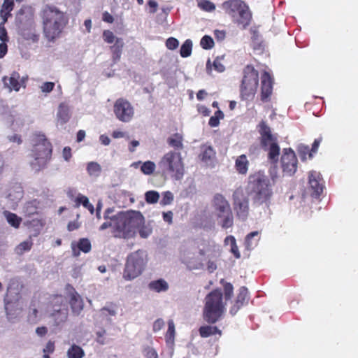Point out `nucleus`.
<instances>
[{
  "label": "nucleus",
  "instance_id": "6ab92c4d",
  "mask_svg": "<svg viewBox=\"0 0 358 358\" xmlns=\"http://www.w3.org/2000/svg\"><path fill=\"white\" fill-rule=\"evenodd\" d=\"M8 292L16 301L24 300L27 296V290L22 283L17 281L10 282L8 287Z\"/></svg>",
  "mask_w": 358,
  "mask_h": 358
},
{
  "label": "nucleus",
  "instance_id": "4c0bfd02",
  "mask_svg": "<svg viewBox=\"0 0 358 358\" xmlns=\"http://www.w3.org/2000/svg\"><path fill=\"white\" fill-rule=\"evenodd\" d=\"M192 41L189 39L186 40L184 42V43L182 45L180 50V54L181 57H189L192 53Z\"/></svg>",
  "mask_w": 358,
  "mask_h": 358
},
{
  "label": "nucleus",
  "instance_id": "de8ad7c7",
  "mask_svg": "<svg viewBox=\"0 0 358 358\" xmlns=\"http://www.w3.org/2000/svg\"><path fill=\"white\" fill-rule=\"evenodd\" d=\"M78 248L79 250L87 253L91 250V243L87 238H81L78 244Z\"/></svg>",
  "mask_w": 358,
  "mask_h": 358
},
{
  "label": "nucleus",
  "instance_id": "5fc2aeb1",
  "mask_svg": "<svg viewBox=\"0 0 358 358\" xmlns=\"http://www.w3.org/2000/svg\"><path fill=\"white\" fill-rule=\"evenodd\" d=\"M214 45L213 39L209 36H203V49H210Z\"/></svg>",
  "mask_w": 358,
  "mask_h": 358
},
{
  "label": "nucleus",
  "instance_id": "0e129e2a",
  "mask_svg": "<svg viewBox=\"0 0 358 358\" xmlns=\"http://www.w3.org/2000/svg\"><path fill=\"white\" fill-rule=\"evenodd\" d=\"M38 310L35 307H30L29 313V320L34 322L37 319Z\"/></svg>",
  "mask_w": 358,
  "mask_h": 358
},
{
  "label": "nucleus",
  "instance_id": "09e8293b",
  "mask_svg": "<svg viewBox=\"0 0 358 358\" xmlns=\"http://www.w3.org/2000/svg\"><path fill=\"white\" fill-rule=\"evenodd\" d=\"M216 334H221V331L216 327L203 326V336H213Z\"/></svg>",
  "mask_w": 358,
  "mask_h": 358
},
{
  "label": "nucleus",
  "instance_id": "f8f14e48",
  "mask_svg": "<svg viewBox=\"0 0 358 358\" xmlns=\"http://www.w3.org/2000/svg\"><path fill=\"white\" fill-rule=\"evenodd\" d=\"M213 207L217 217L221 219L222 228L228 229L234 224V217L229 201L219 193L214 195L212 200Z\"/></svg>",
  "mask_w": 358,
  "mask_h": 358
},
{
  "label": "nucleus",
  "instance_id": "49530a36",
  "mask_svg": "<svg viewBox=\"0 0 358 358\" xmlns=\"http://www.w3.org/2000/svg\"><path fill=\"white\" fill-rule=\"evenodd\" d=\"M174 199V196L170 191H166L163 193L162 199L160 201L162 206H167L171 204Z\"/></svg>",
  "mask_w": 358,
  "mask_h": 358
},
{
  "label": "nucleus",
  "instance_id": "bf43d9fd",
  "mask_svg": "<svg viewBox=\"0 0 358 358\" xmlns=\"http://www.w3.org/2000/svg\"><path fill=\"white\" fill-rule=\"evenodd\" d=\"M144 353L146 358H158L157 352L152 348H146Z\"/></svg>",
  "mask_w": 358,
  "mask_h": 358
},
{
  "label": "nucleus",
  "instance_id": "2eb2a0df",
  "mask_svg": "<svg viewBox=\"0 0 358 358\" xmlns=\"http://www.w3.org/2000/svg\"><path fill=\"white\" fill-rule=\"evenodd\" d=\"M298 160L292 148H284L281 156V167L284 173L292 176L297 170Z\"/></svg>",
  "mask_w": 358,
  "mask_h": 358
},
{
  "label": "nucleus",
  "instance_id": "603ef678",
  "mask_svg": "<svg viewBox=\"0 0 358 358\" xmlns=\"http://www.w3.org/2000/svg\"><path fill=\"white\" fill-rule=\"evenodd\" d=\"M55 83L53 82H45L43 83L41 86L40 89L43 93H50L54 89Z\"/></svg>",
  "mask_w": 358,
  "mask_h": 358
},
{
  "label": "nucleus",
  "instance_id": "9d476101",
  "mask_svg": "<svg viewBox=\"0 0 358 358\" xmlns=\"http://www.w3.org/2000/svg\"><path fill=\"white\" fill-rule=\"evenodd\" d=\"M224 310V305L221 290H213L206 297L203 313L205 319L210 323H215L221 317Z\"/></svg>",
  "mask_w": 358,
  "mask_h": 358
},
{
  "label": "nucleus",
  "instance_id": "13d9d810",
  "mask_svg": "<svg viewBox=\"0 0 358 358\" xmlns=\"http://www.w3.org/2000/svg\"><path fill=\"white\" fill-rule=\"evenodd\" d=\"M114 211H115L114 208H107L104 212L103 218L105 220H108V219H115V218L119 216V213L116 215H113Z\"/></svg>",
  "mask_w": 358,
  "mask_h": 358
},
{
  "label": "nucleus",
  "instance_id": "dca6fc26",
  "mask_svg": "<svg viewBox=\"0 0 358 358\" xmlns=\"http://www.w3.org/2000/svg\"><path fill=\"white\" fill-rule=\"evenodd\" d=\"M308 183L311 196L313 197L320 196L324 189V182L321 174L315 171H310L308 173Z\"/></svg>",
  "mask_w": 358,
  "mask_h": 358
},
{
  "label": "nucleus",
  "instance_id": "680f3d73",
  "mask_svg": "<svg viewBox=\"0 0 358 358\" xmlns=\"http://www.w3.org/2000/svg\"><path fill=\"white\" fill-rule=\"evenodd\" d=\"M213 69L219 72H223L225 69L224 66L221 63L219 58H216L213 62Z\"/></svg>",
  "mask_w": 358,
  "mask_h": 358
},
{
  "label": "nucleus",
  "instance_id": "4be33fe9",
  "mask_svg": "<svg viewBox=\"0 0 358 358\" xmlns=\"http://www.w3.org/2000/svg\"><path fill=\"white\" fill-rule=\"evenodd\" d=\"M57 121L61 124L66 123L70 117L71 113L69 107L65 103H61L58 107V111L57 114Z\"/></svg>",
  "mask_w": 358,
  "mask_h": 358
},
{
  "label": "nucleus",
  "instance_id": "473e14b6",
  "mask_svg": "<svg viewBox=\"0 0 358 358\" xmlns=\"http://www.w3.org/2000/svg\"><path fill=\"white\" fill-rule=\"evenodd\" d=\"M23 197V191L22 187L17 186L13 189H10L8 199L13 202V204H17Z\"/></svg>",
  "mask_w": 358,
  "mask_h": 358
},
{
  "label": "nucleus",
  "instance_id": "a211bd4d",
  "mask_svg": "<svg viewBox=\"0 0 358 358\" xmlns=\"http://www.w3.org/2000/svg\"><path fill=\"white\" fill-rule=\"evenodd\" d=\"M66 289L73 313L76 315L80 314L84 306L81 296L76 292L75 289L69 284L66 285Z\"/></svg>",
  "mask_w": 358,
  "mask_h": 358
},
{
  "label": "nucleus",
  "instance_id": "0eeeda50",
  "mask_svg": "<svg viewBox=\"0 0 358 358\" xmlns=\"http://www.w3.org/2000/svg\"><path fill=\"white\" fill-rule=\"evenodd\" d=\"M258 127L260 134V145L264 150L268 152V159L271 163L276 164L278 161L280 150L278 143V138L272 134L271 128L264 121H262Z\"/></svg>",
  "mask_w": 358,
  "mask_h": 358
},
{
  "label": "nucleus",
  "instance_id": "7ed1b4c3",
  "mask_svg": "<svg viewBox=\"0 0 358 358\" xmlns=\"http://www.w3.org/2000/svg\"><path fill=\"white\" fill-rule=\"evenodd\" d=\"M246 191L256 206L267 205L273 196L271 180L260 171L249 176Z\"/></svg>",
  "mask_w": 358,
  "mask_h": 358
},
{
  "label": "nucleus",
  "instance_id": "4d7b16f0",
  "mask_svg": "<svg viewBox=\"0 0 358 358\" xmlns=\"http://www.w3.org/2000/svg\"><path fill=\"white\" fill-rule=\"evenodd\" d=\"M215 10V5L208 0H203V10L213 12Z\"/></svg>",
  "mask_w": 358,
  "mask_h": 358
},
{
  "label": "nucleus",
  "instance_id": "3c124183",
  "mask_svg": "<svg viewBox=\"0 0 358 358\" xmlns=\"http://www.w3.org/2000/svg\"><path fill=\"white\" fill-rule=\"evenodd\" d=\"M186 264L188 269L190 271L199 270L201 266V263L199 259L196 261L189 259L187 261Z\"/></svg>",
  "mask_w": 358,
  "mask_h": 358
},
{
  "label": "nucleus",
  "instance_id": "bb28decb",
  "mask_svg": "<svg viewBox=\"0 0 358 358\" xmlns=\"http://www.w3.org/2000/svg\"><path fill=\"white\" fill-rule=\"evenodd\" d=\"M124 42L122 38H116L115 44L110 47L113 53V60L114 63L117 62L121 57Z\"/></svg>",
  "mask_w": 358,
  "mask_h": 358
},
{
  "label": "nucleus",
  "instance_id": "e2e57ef3",
  "mask_svg": "<svg viewBox=\"0 0 358 358\" xmlns=\"http://www.w3.org/2000/svg\"><path fill=\"white\" fill-rule=\"evenodd\" d=\"M175 324L173 320H169L168 321V330L166 332V336H175Z\"/></svg>",
  "mask_w": 358,
  "mask_h": 358
},
{
  "label": "nucleus",
  "instance_id": "39448f33",
  "mask_svg": "<svg viewBox=\"0 0 358 358\" xmlns=\"http://www.w3.org/2000/svg\"><path fill=\"white\" fill-rule=\"evenodd\" d=\"M15 24L18 33L26 40L38 41L35 29L34 12L30 6H23L17 13Z\"/></svg>",
  "mask_w": 358,
  "mask_h": 358
},
{
  "label": "nucleus",
  "instance_id": "72a5a7b5",
  "mask_svg": "<svg viewBox=\"0 0 358 358\" xmlns=\"http://www.w3.org/2000/svg\"><path fill=\"white\" fill-rule=\"evenodd\" d=\"M85 355L83 350L76 345H72L67 351L69 358H83Z\"/></svg>",
  "mask_w": 358,
  "mask_h": 358
},
{
  "label": "nucleus",
  "instance_id": "f03ea898",
  "mask_svg": "<svg viewBox=\"0 0 358 358\" xmlns=\"http://www.w3.org/2000/svg\"><path fill=\"white\" fill-rule=\"evenodd\" d=\"M40 16L44 37L48 42L54 43L68 24L67 15L54 5L45 4L41 10Z\"/></svg>",
  "mask_w": 358,
  "mask_h": 358
},
{
  "label": "nucleus",
  "instance_id": "a878e982",
  "mask_svg": "<svg viewBox=\"0 0 358 358\" xmlns=\"http://www.w3.org/2000/svg\"><path fill=\"white\" fill-rule=\"evenodd\" d=\"M148 287L150 290L158 293L166 292L169 288L168 282L164 279L151 281Z\"/></svg>",
  "mask_w": 358,
  "mask_h": 358
},
{
  "label": "nucleus",
  "instance_id": "f3484780",
  "mask_svg": "<svg viewBox=\"0 0 358 358\" xmlns=\"http://www.w3.org/2000/svg\"><path fill=\"white\" fill-rule=\"evenodd\" d=\"M273 79L270 73L266 71L263 72L261 76V100L263 102L270 101L273 93Z\"/></svg>",
  "mask_w": 358,
  "mask_h": 358
},
{
  "label": "nucleus",
  "instance_id": "2f4dec72",
  "mask_svg": "<svg viewBox=\"0 0 358 358\" xmlns=\"http://www.w3.org/2000/svg\"><path fill=\"white\" fill-rule=\"evenodd\" d=\"M168 144L176 148V149H182L183 145H182V136L181 134L176 133L173 135L171 136L167 139Z\"/></svg>",
  "mask_w": 358,
  "mask_h": 358
},
{
  "label": "nucleus",
  "instance_id": "6e6552de",
  "mask_svg": "<svg viewBox=\"0 0 358 358\" xmlns=\"http://www.w3.org/2000/svg\"><path fill=\"white\" fill-rule=\"evenodd\" d=\"M162 174H171L176 180H180L184 175V165L180 152L169 151L158 162Z\"/></svg>",
  "mask_w": 358,
  "mask_h": 358
},
{
  "label": "nucleus",
  "instance_id": "052dcab7",
  "mask_svg": "<svg viewBox=\"0 0 358 358\" xmlns=\"http://www.w3.org/2000/svg\"><path fill=\"white\" fill-rule=\"evenodd\" d=\"M7 138L10 142L17 143V145H20L22 143L21 136L16 134L8 135Z\"/></svg>",
  "mask_w": 358,
  "mask_h": 358
},
{
  "label": "nucleus",
  "instance_id": "37998d69",
  "mask_svg": "<svg viewBox=\"0 0 358 358\" xmlns=\"http://www.w3.org/2000/svg\"><path fill=\"white\" fill-rule=\"evenodd\" d=\"M224 118V113L220 110H217L214 115L210 117L209 120V125L212 127H217L220 124V120Z\"/></svg>",
  "mask_w": 358,
  "mask_h": 358
},
{
  "label": "nucleus",
  "instance_id": "b1692460",
  "mask_svg": "<svg viewBox=\"0 0 358 358\" xmlns=\"http://www.w3.org/2000/svg\"><path fill=\"white\" fill-rule=\"evenodd\" d=\"M260 239L259 232L257 231L248 234L245 238V247L246 250H251L257 245Z\"/></svg>",
  "mask_w": 358,
  "mask_h": 358
},
{
  "label": "nucleus",
  "instance_id": "4468645a",
  "mask_svg": "<svg viewBox=\"0 0 358 358\" xmlns=\"http://www.w3.org/2000/svg\"><path fill=\"white\" fill-rule=\"evenodd\" d=\"M113 112L117 120L122 122H129L134 117V108L129 101L119 98L114 103Z\"/></svg>",
  "mask_w": 358,
  "mask_h": 358
},
{
  "label": "nucleus",
  "instance_id": "1a4fd4ad",
  "mask_svg": "<svg viewBox=\"0 0 358 358\" xmlns=\"http://www.w3.org/2000/svg\"><path fill=\"white\" fill-rule=\"evenodd\" d=\"M226 13L233 22L245 28L250 23L252 17L249 7L241 0H229L222 3Z\"/></svg>",
  "mask_w": 358,
  "mask_h": 358
},
{
  "label": "nucleus",
  "instance_id": "c9c22d12",
  "mask_svg": "<svg viewBox=\"0 0 358 358\" xmlns=\"http://www.w3.org/2000/svg\"><path fill=\"white\" fill-rule=\"evenodd\" d=\"M37 202L36 200L27 202L23 207V213L27 216H31L37 213Z\"/></svg>",
  "mask_w": 358,
  "mask_h": 358
},
{
  "label": "nucleus",
  "instance_id": "774afa93",
  "mask_svg": "<svg viewBox=\"0 0 358 358\" xmlns=\"http://www.w3.org/2000/svg\"><path fill=\"white\" fill-rule=\"evenodd\" d=\"M217 269V264L215 260H209L207 263V270L209 273H213Z\"/></svg>",
  "mask_w": 358,
  "mask_h": 358
},
{
  "label": "nucleus",
  "instance_id": "423d86ee",
  "mask_svg": "<svg viewBox=\"0 0 358 358\" xmlns=\"http://www.w3.org/2000/svg\"><path fill=\"white\" fill-rule=\"evenodd\" d=\"M259 82V71L248 64L243 69V77L240 85V96L242 100L251 101L254 99Z\"/></svg>",
  "mask_w": 358,
  "mask_h": 358
},
{
  "label": "nucleus",
  "instance_id": "79ce46f5",
  "mask_svg": "<svg viewBox=\"0 0 358 358\" xmlns=\"http://www.w3.org/2000/svg\"><path fill=\"white\" fill-rule=\"evenodd\" d=\"M145 199L147 203L154 204L158 202L159 194L154 190L148 191L145 194Z\"/></svg>",
  "mask_w": 358,
  "mask_h": 358
},
{
  "label": "nucleus",
  "instance_id": "e433bc0d",
  "mask_svg": "<svg viewBox=\"0 0 358 358\" xmlns=\"http://www.w3.org/2000/svg\"><path fill=\"white\" fill-rule=\"evenodd\" d=\"M7 222L13 227L18 228L21 222V218L17 215L10 212L6 211L4 213Z\"/></svg>",
  "mask_w": 358,
  "mask_h": 358
},
{
  "label": "nucleus",
  "instance_id": "f257e3e1",
  "mask_svg": "<svg viewBox=\"0 0 358 358\" xmlns=\"http://www.w3.org/2000/svg\"><path fill=\"white\" fill-rule=\"evenodd\" d=\"M143 220L139 211L120 212L119 216L115 219H108L99 227L103 231L109 227L113 229L115 237L130 238L136 234V228L139 227Z\"/></svg>",
  "mask_w": 358,
  "mask_h": 358
},
{
  "label": "nucleus",
  "instance_id": "ddd939ff",
  "mask_svg": "<svg viewBox=\"0 0 358 358\" xmlns=\"http://www.w3.org/2000/svg\"><path fill=\"white\" fill-rule=\"evenodd\" d=\"M234 209L237 217L245 220L249 215V200L245 196L242 188L236 189L233 193Z\"/></svg>",
  "mask_w": 358,
  "mask_h": 358
},
{
  "label": "nucleus",
  "instance_id": "69168bd1",
  "mask_svg": "<svg viewBox=\"0 0 358 358\" xmlns=\"http://www.w3.org/2000/svg\"><path fill=\"white\" fill-rule=\"evenodd\" d=\"M55 350V344L53 342L49 341L45 348L43 349V353L44 355H48L52 353Z\"/></svg>",
  "mask_w": 358,
  "mask_h": 358
},
{
  "label": "nucleus",
  "instance_id": "cd10ccee",
  "mask_svg": "<svg viewBox=\"0 0 358 358\" xmlns=\"http://www.w3.org/2000/svg\"><path fill=\"white\" fill-rule=\"evenodd\" d=\"M75 202V207L78 208L80 205H83L85 208H87L90 212L91 214L94 213V206L92 203H90L89 199L86 196L79 194L76 197Z\"/></svg>",
  "mask_w": 358,
  "mask_h": 358
},
{
  "label": "nucleus",
  "instance_id": "c85d7f7f",
  "mask_svg": "<svg viewBox=\"0 0 358 358\" xmlns=\"http://www.w3.org/2000/svg\"><path fill=\"white\" fill-rule=\"evenodd\" d=\"M14 6L13 0H4L0 10V15L3 20V22L7 21L8 17L10 15V12L13 10Z\"/></svg>",
  "mask_w": 358,
  "mask_h": 358
},
{
  "label": "nucleus",
  "instance_id": "c756f323",
  "mask_svg": "<svg viewBox=\"0 0 358 358\" xmlns=\"http://www.w3.org/2000/svg\"><path fill=\"white\" fill-rule=\"evenodd\" d=\"M224 243L226 245H230V251L234 255L236 259L241 258V253L238 250V245L236 244V241L234 236L230 235L225 238Z\"/></svg>",
  "mask_w": 358,
  "mask_h": 358
},
{
  "label": "nucleus",
  "instance_id": "393cba45",
  "mask_svg": "<svg viewBox=\"0 0 358 358\" xmlns=\"http://www.w3.org/2000/svg\"><path fill=\"white\" fill-rule=\"evenodd\" d=\"M216 162V153L210 146L206 147L203 150V163L206 166H214Z\"/></svg>",
  "mask_w": 358,
  "mask_h": 358
},
{
  "label": "nucleus",
  "instance_id": "ea45409f",
  "mask_svg": "<svg viewBox=\"0 0 358 358\" xmlns=\"http://www.w3.org/2000/svg\"><path fill=\"white\" fill-rule=\"evenodd\" d=\"M87 171L90 176H98L101 171V166L94 162H91L87 164Z\"/></svg>",
  "mask_w": 358,
  "mask_h": 358
},
{
  "label": "nucleus",
  "instance_id": "9b49d317",
  "mask_svg": "<svg viewBox=\"0 0 358 358\" xmlns=\"http://www.w3.org/2000/svg\"><path fill=\"white\" fill-rule=\"evenodd\" d=\"M147 262L146 252L138 250L131 253L127 259L124 271V278L126 280H133L143 272Z\"/></svg>",
  "mask_w": 358,
  "mask_h": 358
},
{
  "label": "nucleus",
  "instance_id": "7c9ffc66",
  "mask_svg": "<svg viewBox=\"0 0 358 358\" xmlns=\"http://www.w3.org/2000/svg\"><path fill=\"white\" fill-rule=\"evenodd\" d=\"M68 316V310L66 308L55 310L52 314V317L56 325H59L61 323L66 321Z\"/></svg>",
  "mask_w": 358,
  "mask_h": 358
},
{
  "label": "nucleus",
  "instance_id": "864d4df0",
  "mask_svg": "<svg viewBox=\"0 0 358 358\" xmlns=\"http://www.w3.org/2000/svg\"><path fill=\"white\" fill-rule=\"evenodd\" d=\"M178 45H179L178 41L173 37L169 38L166 41V45L167 48L169 50L176 49L178 47Z\"/></svg>",
  "mask_w": 358,
  "mask_h": 358
},
{
  "label": "nucleus",
  "instance_id": "f704fd0d",
  "mask_svg": "<svg viewBox=\"0 0 358 358\" xmlns=\"http://www.w3.org/2000/svg\"><path fill=\"white\" fill-rule=\"evenodd\" d=\"M298 154L302 161H306L307 157L312 158L313 152L309 146L305 145H299L297 148Z\"/></svg>",
  "mask_w": 358,
  "mask_h": 358
},
{
  "label": "nucleus",
  "instance_id": "20e7f679",
  "mask_svg": "<svg viewBox=\"0 0 358 358\" xmlns=\"http://www.w3.org/2000/svg\"><path fill=\"white\" fill-rule=\"evenodd\" d=\"M33 149L31 150L32 160L30 161L31 168L38 171L45 166L52 152V146L45 135L36 134L32 139Z\"/></svg>",
  "mask_w": 358,
  "mask_h": 358
},
{
  "label": "nucleus",
  "instance_id": "5701e85b",
  "mask_svg": "<svg viewBox=\"0 0 358 358\" xmlns=\"http://www.w3.org/2000/svg\"><path fill=\"white\" fill-rule=\"evenodd\" d=\"M249 161L244 154L238 156L235 161V169L241 175H246L248 171Z\"/></svg>",
  "mask_w": 358,
  "mask_h": 358
},
{
  "label": "nucleus",
  "instance_id": "58836bf2",
  "mask_svg": "<svg viewBox=\"0 0 358 358\" xmlns=\"http://www.w3.org/2000/svg\"><path fill=\"white\" fill-rule=\"evenodd\" d=\"M136 229H138L139 235L143 238H147L152 232V229L149 224H144V219L140 226L136 227Z\"/></svg>",
  "mask_w": 358,
  "mask_h": 358
},
{
  "label": "nucleus",
  "instance_id": "a18cd8bd",
  "mask_svg": "<svg viewBox=\"0 0 358 358\" xmlns=\"http://www.w3.org/2000/svg\"><path fill=\"white\" fill-rule=\"evenodd\" d=\"M221 283L223 285L224 287V292L225 299H230L231 297L233 295L234 292V287L233 285L230 282H224L223 279L221 280Z\"/></svg>",
  "mask_w": 358,
  "mask_h": 358
},
{
  "label": "nucleus",
  "instance_id": "aec40b11",
  "mask_svg": "<svg viewBox=\"0 0 358 358\" xmlns=\"http://www.w3.org/2000/svg\"><path fill=\"white\" fill-rule=\"evenodd\" d=\"M2 81L4 87L8 88L10 92L12 90L17 92L20 88L21 84L24 83V78H20V74L14 71L11 73L10 76H4L2 78Z\"/></svg>",
  "mask_w": 358,
  "mask_h": 358
},
{
  "label": "nucleus",
  "instance_id": "a19ab883",
  "mask_svg": "<svg viewBox=\"0 0 358 358\" xmlns=\"http://www.w3.org/2000/svg\"><path fill=\"white\" fill-rule=\"evenodd\" d=\"M156 164L152 161H147L141 164V170L145 175H151L154 173Z\"/></svg>",
  "mask_w": 358,
  "mask_h": 358
},
{
  "label": "nucleus",
  "instance_id": "6e6d98bb",
  "mask_svg": "<svg viewBox=\"0 0 358 358\" xmlns=\"http://www.w3.org/2000/svg\"><path fill=\"white\" fill-rule=\"evenodd\" d=\"M165 325V322L163 319L159 318L156 320L153 323V331L155 333L159 332L161 329L164 328Z\"/></svg>",
  "mask_w": 358,
  "mask_h": 358
},
{
  "label": "nucleus",
  "instance_id": "412c9836",
  "mask_svg": "<svg viewBox=\"0 0 358 358\" xmlns=\"http://www.w3.org/2000/svg\"><path fill=\"white\" fill-rule=\"evenodd\" d=\"M248 299V290L245 286L241 287L238 290L235 303L230 309V313L235 315L238 310L247 303Z\"/></svg>",
  "mask_w": 358,
  "mask_h": 358
},
{
  "label": "nucleus",
  "instance_id": "8fccbe9b",
  "mask_svg": "<svg viewBox=\"0 0 358 358\" xmlns=\"http://www.w3.org/2000/svg\"><path fill=\"white\" fill-rule=\"evenodd\" d=\"M103 38L105 42L108 43H115L117 37L114 35V34L110 30H105L103 33Z\"/></svg>",
  "mask_w": 358,
  "mask_h": 358
},
{
  "label": "nucleus",
  "instance_id": "338daca9",
  "mask_svg": "<svg viewBox=\"0 0 358 358\" xmlns=\"http://www.w3.org/2000/svg\"><path fill=\"white\" fill-rule=\"evenodd\" d=\"M173 216V213L172 211H168V212L163 213V220L164 222H167L169 224H172Z\"/></svg>",
  "mask_w": 358,
  "mask_h": 358
},
{
  "label": "nucleus",
  "instance_id": "c03bdc74",
  "mask_svg": "<svg viewBox=\"0 0 358 358\" xmlns=\"http://www.w3.org/2000/svg\"><path fill=\"white\" fill-rule=\"evenodd\" d=\"M31 245L32 243L31 241H24L15 248V252L20 255H22L24 252L30 250Z\"/></svg>",
  "mask_w": 358,
  "mask_h": 358
}]
</instances>
